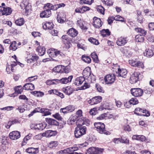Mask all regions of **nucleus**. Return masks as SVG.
Listing matches in <instances>:
<instances>
[{
  "label": "nucleus",
  "instance_id": "nucleus-1",
  "mask_svg": "<svg viewBox=\"0 0 154 154\" xmlns=\"http://www.w3.org/2000/svg\"><path fill=\"white\" fill-rule=\"evenodd\" d=\"M94 125L97 131L100 133L106 135L110 134V132L106 130L105 125L103 123L100 122H95L94 124Z\"/></svg>",
  "mask_w": 154,
  "mask_h": 154
},
{
  "label": "nucleus",
  "instance_id": "nucleus-2",
  "mask_svg": "<svg viewBox=\"0 0 154 154\" xmlns=\"http://www.w3.org/2000/svg\"><path fill=\"white\" fill-rule=\"evenodd\" d=\"M47 52L50 57H55L58 56L59 57L65 56L64 54L63 53L55 49H51L48 50Z\"/></svg>",
  "mask_w": 154,
  "mask_h": 154
},
{
  "label": "nucleus",
  "instance_id": "nucleus-3",
  "mask_svg": "<svg viewBox=\"0 0 154 154\" xmlns=\"http://www.w3.org/2000/svg\"><path fill=\"white\" fill-rule=\"evenodd\" d=\"M104 149L91 147L89 148L86 152V154H101L103 151Z\"/></svg>",
  "mask_w": 154,
  "mask_h": 154
},
{
  "label": "nucleus",
  "instance_id": "nucleus-4",
  "mask_svg": "<svg viewBox=\"0 0 154 154\" xmlns=\"http://www.w3.org/2000/svg\"><path fill=\"white\" fill-rule=\"evenodd\" d=\"M141 75L139 72H134L131 75L130 78V82L131 84H133L136 83L138 81H140L141 79L140 78Z\"/></svg>",
  "mask_w": 154,
  "mask_h": 154
},
{
  "label": "nucleus",
  "instance_id": "nucleus-5",
  "mask_svg": "<svg viewBox=\"0 0 154 154\" xmlns=\"http://www.w3.org/2000/svg\"><path fill=\"white\" fill-rule=\"evenodd\" d=\"M146 112L147 110L146 109H143L138 108L135 109L134 112L135 114L138 116H148L150 115V113L147 111L146 114Z\"/></svg>",
  "mask_w": 154,
  "mask_h": 154
},
{
  "label": "nucleus",
  "instance_id": "nucleus-6",
  "mask_svg": "<svg viewBox=\"0 0 154 154\" xmlns=\"http://www.w3.org/2000/svg\"><path fill=\"white\" fill-rule=\"evenodd\" d=\"M115 76L114 74L107 75L104 78L105 82L107 84H112L115 80Z\"/></svg>",
  "mask_w": 154,
  "mask_h": 154
},
{
  "label": "nucleus",
  "instance_id": "nucleus-7",
  "mask_svg": "<svg viewBox=\"0 0 154 154\" xmlns=\"http://www.w3.org/2000/svg\"><path fill=\"white\" fill-rule=\"evenodd\" d=\"M132 95L135 97H140L142 95L143 91L140 88H134L131 90Z\"/></svg>",
  "mask_w": 154,
  "mask_h": 154
},
{
  "label": "nucleus",
  "instance_id": "nucleus-8",
  "mask_svg": "<svg viewBox=\"0 0 154 154\" xmlns=\"http://www.w3.org/2000/svg\"><path fill=\"white\" fill-rule=\"evenodd\" d=\"M12 11L11 8L10 7H0V12L2 15L6 16L9 15L11 13Z\"/></svg>",
  "mask_w": 154,
  "mask_h": 154
},
{
  "label": "nucleus",
  "instance_id": "nucleus-9",
  "mask_svg": "<svg viewBox=\"0 0 154 154\" xmlns=\"http://www.w3.org/2000/svg\"><path fill=\"white\" fill-rule=\"evenodd\" d=\"M65 5L63 3L58 4L54 5H53L50 3H47L46 4V6L48 7L49 8L53 11H55L60 7H64Z\"/></svg>",
  "mask_w": 154,
  "mask_h": 154
},
{
  "label": "nucleus",
  "instance_id": "nucleus-10",
  "mask_svg": "<svg viewBox=\"0 0 154 154\" xmlns=\"http://www.w3.org/2000/svg\"><path fill=\"white\" fill-rule=\"evenodd\" d=\"M102 100V97L100 96L95 97L90 100L88 102L91 105L97 104L100 102Z\"/></svg>",
  "mask_w": 154,
  "mask_h": 154
},
{
  "label": "nucleus",
  "instance_id": "nucleus-11",
  "mask_svg": "<svg viewBox=\"0 0 154 154\" xmlns=\"http://www.w3.org/2000/svg\"><path fill=\"white\" fill-rule=\"evenodd\" d=\"M129 63L130 65L134 67H142L143 66L142 62L139 61H137L136 60H129Z\"/></svg>",
  "mask_w": 154,
  "mask_h": 154
},
{
  "label": "nucleus",
  "instance_id": "nucleus-12",
  "mask_svg": "<svg viewBox=\"0 0 154 154\" xmlns=\"http://www.w3.org/2000/svg\"><path fill=\"white\" fill-rule=\"evenodd\" d=\"M127 42V37L122 36L118 38L116 43L119 46H122L125 45Z\"/></svg>",
  "mask_w": 154,
  "mask_h": 154
},
{
  "label": "nucleus",
  "instance_id": "nucleus-13",
  "mask_svg": "<svg viewBox=\"0 0 154 154\" xmlns=\"http://www.w3.org/2000/svg\"><path fill=\"white\" fill-rule=\"evenodd\" d=\"M93 20V25L94 27L96 28H99L101 27L102 24L101 20L100 18L94 17Z\"/></svg>",
  "mask_w": 154,
  "mask_h": 154
},
{
  "label": "nucleus",
  "instance_id": "nucleus-14",
  "mask_svg": "<svg viewBox=\"0 0 154 154\" xmlns=\"http://www.w3.org/2000/svg\"><path fill=\"white\" fill-rule=\"evenodd\" d=\"M9 135L10 138L13 140L17 139L20 137V133L17 131H14L11 132Z\"/></svg>",
  "mask_w": 154,
  "mask_h": 154
},
{
  "label": "nucleus",
  "instance_id": "nucleus-15",
  "mask_svg": "<svg viewBox=\"0 0 154 154\" xmlns=\"http://www.w3.org/2000/svg\"><path fill=\"white\" fill-rule=\"evenodd\" d=\"M74 110V108L72 105H69L65 108H61L60 109L61 112H62L64 113H66L69 112H72Z\"/></svg>",
  "mask_w": 154,
  "mask_h": 154
},
{
  "label": "nucleus",
  "instance_id": "nucleus-16",
  "mask_svg": "<svg viewBox=\"0 0 154 154\" xmlns=\"http://www.w3.org/2000/svg\"><path fill=\"white\" fill-rule=\"evenodd\" d=\"M116 73L118 74L117 76H121L125 78L126 77V74L127 73V71L126 69H121L119 68L118 69L117 71L116 72Z\"/></svg>",
  "mask_w": 154,
  "mask_h": 154
},
{
  "label": "nucleus",
  "instance_id": "nucleus-17",
  "mask_svg": "<svg viewBox=\"0 0 154 154\" xmlns=\"http://www.w3.org/2000/svg\"><path fill=\"white\" fill-rule=\"evenodd\" d=\"M57 132L55 131H52L51 130H48L42 134L43 136H45L47 137H51L55 136L57 134Z\"/></svg>",
  "mask_w": 154,
  "mask_h": 154
},
{
  "label": "nucleus",
  "instance_id": "nucleus-18",
  "mask_svg": "<svg viewBox=\"0 0 154 154\" xmlns=\"http://www.w3.org/2000/svg\"><path fill=\"white\" fill-rule=\"evenodd\" d=\"M111 105V104L109 103H104L99 107L98 110L100 111L103 110L104 109L110 110L112 108Z\"/></svg>",
  "mask_w": 154,
  "mask_h": 154
},
{
  "label": "nucleus",
  "instance_id": "nucleus-19",
  "mask_svg": "<svg viewBox=\"0 0 154 154\" xmlns=\"http://www.w3.org/2000/svg\"><path fill=\"white\" fill-rule=\"evenodd\" d=\"M51 14L50 9H47L40 13V17L41 18L48 17L51 16Z\"/></svg>",
  "mask_w": 154,
  "mask_h": 154
},
{
  "label": "nucleus",
  "instance_id": "nucleus-20",
  "mask_svg": "<svg viewBox=\"0 0 154 154\" xmlns=\"http://www.w3.org/2000/svg\"><path fill=\"white\" fill-rule=\"evenodd\" d=\"M85 81V78L84 77L80 76L77 78L74 82L75 85L79 86L83 82Z\"/></svg>",
  "mask_w": 154,
  "mask_h": 154
},
{
  "label": "nucleus",
  "instance_id": "nucleus-21",
  "mask_svg": "<svg viewBox=\"0 0 154 154\" xmlns=\"http://www.w3.org/2000/svg\"><path fill=\"white\" fill-rule=\"evenodd\" d=\"M73 78L72 75H70L68 77H63L60 79V83L63 84H66L71 82Z\"/></svg>",
  "mask_w": 154,
  "mask_h": 154
},
{
  "label": "nucleus",
  "instance_id": "nucleus-22",
  "mask_svg": "<svg viewBox=\"0 0 154 154\" xmlns=\"http://www.w3.org/2000/svg\"><path fill=\"white\" fill-rule=\"evenodd\" d=\"M46 122L49 125H52L57 126L59 125V123L54 119L47 118L45 119Z\"/></svg>",
  "mask_w": 154,
  "mask_h": 154
},
{
  "label": "nucleus",
  "instance_id": "nucleus-23",
  "mask_svg": "<svg viewBox=\"0 0 154 154\" xmlns=\"http://www.w3.org/2000/svg\"><path fill=\"white\" fill-rule=\"evenodd\" d=\"M26 151L29 153L35 154L38 153L39 150L38 148L29 147L26 149Z\"/></svg>",
  "mask_w": 154,
  "mask_h": 154
},
{
  "label": "nucleus",
  "instance_id": "nucleus-24",
  "mask_svg": "<svg viewBox=\"0 0 154 154\" xmlns=\"http://www.w3.org/2000/svg\"><path fill=\"white\" fill-rule=\"evenodd\" d=\"M67 33L71 36L75 37L78 34V32L76 29L72 28H70L68 30Z\"/></svg>",
  "mask_w": 154,
  "mask_h": 154
},
{
  "label": "nucleus",
  "instance_id": "nucleus-25",
  "mask_svg": "<svg viewBox=\"0 0 154 154\" xmlns=\"http://www.w3.org/2000/svg\"><path fill=\"white\" fill-rule=\"evenodd\" d=\"M23 89L27 90H33L35 88L34 85L31 83H27L23 86Z\"/></svg>",
  "mask_w": 154,
  "mask_h": 154
},
{
  "label": "nucleus",
  "instance_id": "nucleus-26",
  "mask_svg": "<svg viewBox=\"0 0 154 154\" xmlns=\"http://www.w3.org/2000/svg\"><path fill=\"white\" fill-rule=\"evenodd\" d=\"M54 24L52 23L46 22L43 25V28L44 29L51 30L53 28Z\"/></svg>",
  "mask_w": 154,
  "mask_h": 154
},
{
  "label": "nucleus",
  "instance_id": "nucleus-27",
  "mask_svg": "<svg viewBox=\"0 0 154 154\" xmlns=\"http://www.w3.org/2000/svg\"><path fill=\"white\" fill-rule=\"evenodd\" d=\"M91 72L90 68L88 67L84 69L83 71L82 74L85 77H88L91 74Z\"/></svg>",
  "mask_w": 154,
  "mask_h": 154
},
{
  "label": "nucleus",
  "instance_id": "nucleus-28",
  "mask_svg": "<svg viewBox=\"0 0 154 154\" xmlns=\"http://www.w3.org/2000/svg\"><path fill=\"white\" fill-rule=\"evenodd\" d=\"M63 91L66 94L69 95L72 93L73 90L72 88L68 86L63 89Z\"/></svg>",
  "mask_w": 154,
  "mask_h": 154
},
{
  "label": "nucleus",
  "instance_id": "nucleus-29",
  "mask_svg": "<svg viewBox=\"0 0 154 154\" xmlns=\"http://www.w3.org/2000/svg\"><path fill=\"white\" fill-rule=\"evenodd\" d=\"M74 134L75 137L76 138L80 137L84 135L80 130L79 128L77 127L75 128V130L74 131Z\"/></svg>",
  "mask_w": 154,
  "mask_h": 154
},
{
  "label": "nucleus",
  "instance_id": "nucleus-30",
  "mask_svg": "<svg viewBox=\"0 0 154 154\" xmlns=\"http://www.w3.org/2000/svg\"><path fill=\"white\" fill-rule=\"evenodd\" d=\"M17 64L19 65L22 67L24 66V65L20 62H16L15 61L13 62L11 64L10 66L11 70L12 72H15V69L14 68L15 66L17 65Z\"/></svg>",
  "mask_w": 154,
  "mask_h": 154
},
{
  "label": "nucleus",
  "instance_id": "nucleus-31",
  "mask_svg": "<svg viewBox=\"0 0 154 154\" xmlns=\"http://www.w3.org/2000/svg\"><path fill=\"white\" fill-rule=\"evenodd\" d=\"M134 30L136 32L140 34L139 35L144 36L146 33V31L141 28L137 27L135 28Z\"/></svg>",
  "mask_w": 154,
  "mask_h": 154
},
{
  "label": "nucleus",
  "instance_id": "nucleus-32",
  "mask_svg": "<svg viewBox=\"0 0 154 154\" xmlns=\"http://www.w3.org/2000/svg\"><path fill=\"white\" fill-rule=\"evenodd\" d=\"M36 50L38 52L39 55L40 56H42L45 54L46 49L44 47L38 46L37 47Z\"/></svg>",
  "mask_w": 154,
  "mask_h": 154
},
{
  "label": "nucleus",
  "instance_id": "nucleus-33",
  "mask_svg": "<svg viewBox=\"0 0 154 154\" xmlns=\"http://www.w3.org/2000/svg\"><path fill=\"white\" fill-rule=\"evenodd\" d=\"M31 94L38 97H42L44 95L43 92L39 91H34L31 92Z\"/></svg>",
  "mask_w": 154,
  "mask_h": 154
},
{
  "label": "nucleus",
  "instance_id": "nucleus-34",
  "mask_svg": "<svg viewBox=\"0 0 154 154\" xmlns=\"http://www.w3.org/2000/svg\"><path fill=\"white\" fill-rule=\"evenodd\" d=\"M84 122L83 121L82 123V124H79L77 127L79 128L80 130L83 134H86V128L85 126H83L82 125L84 124Z\"/></svg>",
  "mask_w": 154,
  "mask_h": 154
},
{
  "label": "nucleus",
  "instance_id": "nucleus-35",
  "mask_svg": "<svg viewBox=\"0 0 154 154\" xmlns=\"http://www.w3.org/2000/svg\"><path fill=\"white\" fill-rule=\"evenodd\" d=\"M62 39L63 43L66 45V47H68V45L69 47V44L70 43L69 42V39L68 36L66 35H63L62 36Z\"/></svg>",
  "mask_w": 154,
  "mask_h": 154
},
{
  "label": "nucleus",
  "instance_id": "nucleus-36",
  "mask_svg": "<svg viewBox=\"0 0 154 154\" xmlns=\"http://www.w3.org/2000/svg\"><path fill=\"white\" fill-rule=\"evenodd\" d=\"M154 54L153 51L152 50L149 49H146L145 52L144 53V56H146L147 57H151Z\"/></svg>",
  "mask_w": 154,
  "mask_h": 154
},
{
  "label": "nucleus",
  "instance_id": "nucleus-37",
  "mask_svg": "<svg viewBox=\"0 0 154 154\" xmlns=\"http://www.w3.org/2000/svg\"><path fill=\"white\" fill-rule=\"evenodd\" d=\"M24 22V20L23 18H19L15 21V24L19 26H21L23 25Z\"/></svg>",
  "mask_w": 154,
  "mask_h": 154
},
{
  "label": "nucleus",
  "instance_id": "nucleus-38",
  "mask_svg": "<svg viewBox=\"0 0 154 154\" xmlns=\"http://www.w3.org/2000/svg\"><path fill=\"white\" fill-rule=\"evenodd\" d=\"M82 59L85 62L88 63H90L91 61L90 57L86 55H83L82 57Z\"/></svg>",
  "mask_w": 154,
  "mask_h": 154
},
{
  "label": "nucleus",
  "instance_id": "nucleus-39",
  "mask_svg": "<svg viewBox=\"0 0 154 154\" xmlns=\"http://www.w3.org/2000/svg\"><path fill=\"white\" fill-rule=\"evenodd\" d=\"M62 65L57 66L53 69V71L56 72L62 73Z\"/></svg>",
  "mask_w": 154,
  "mask_h": 154
},
{
  "label": "nucleus",
  "instance_id": "nucleus-40",
  "mask_svg": "<svg viewBox=\"0 0 154 154\" xmlns=\"http://www.w3.org/2000/svg\"><path fill=\"white\" fill-rule=\"evenodd\" d=\"M101 32L102 35L103 37H105L106 36H109L110 35V32L108 29H103L101 30Z\"/></svg>",
  "mask_w": 154,
  "mask_h": 154
},
{
  "label": "nucleus",
  "instance_id": "nucleus-41",
  "mask_svg": "<svg viewBox=\"0 0 154 154\" xmlns=\"http://www.w3.org/2000/svg\"><path fill=\"white\" fill-rule=\"evenodd\" d=\"M143 35H137L135 36V40L137 42H142L144 40V38Z\"/></svg>",
  "mask_w": 154,
  "mask_h": 154
},
{
  "label": "nucleus",
  "instance_id": "nucleus-42",
  "mask_svg": "<svg viewBox=\"0 0 154 154\" xmlns=\"http://www.w3.org/2000/svg\"><path fill=\"white\" fill-rule=\"evenodd\" d=\"M91 56L94 62L96 63L98 62L99 60L98 56L95 52H93L91 54Z\"/></svg>",
  "mask_w": 154,
  "mask_h": 154
},
{
  "label": "nucleus",
  "instance_id": "nucleus-43",
  "mask_svg": "<svg viewBox=\"0 0 154 154\" xmlns=\"http://www.w3.org/2000/svg\"><path fill=\"white\" fill-rule=\"evenodd\" d=\"M77 117L73 116L70 119H69L67 121L69 125H72L74 124V122L76 120Z\"/></svg>",
  "mask_w": 154,
  "mask_h": 154
},
{
  "label": "nucleus",
  "instance_id": "nucleus-44",
  "mask_svg": "<svg viewBox=\"0 0 154 154\" xmlns=\"http://www.w3.org/2000/svg\"><path fill=\"white\" fill-rule=\"evenodd\" d=\"M23 88L21 85L18 86L15 88V92L18 94H20L23 92Z\"/></svg>",
  "mask_w": 154,
  "mask_h": 154
},
{
  "label": "nucleus",
  "instance_id": "nucleus-45",
  "mask_svg": "<svg viewBox=\"0 0 154 154\" xmlns=\"http://www.w3.org/2000/svg\"><path fill=\"white\" fill-rule=\"evenodd\" d=\"M46 127V124L45 123H40L36 125L37 128L38 130H43Z\"/></svg>",
  "mask_w": 154,
  "mask_h": 154
},
{
  "label": "nucleus",
  "instance_id": "nucleus-46",
  "mask_svg": "<svg viewBox=\"0 0 154 154\" xmlns=\"http://www.w3.org/2000/svg\"><path fill=\"white\" fill-rule=\"evenodd\" d=\"M93 0H80L81 4L91 5L93 2Z\"/></svg>",
  "mask_w": 154,
  "mask_h": 154
},
{
  "label": "nucleus",
  "instance_id": "nucleus-47",
  "mask_svg": "<svg viewBox=\"0 0 154 154\" xmlns=\"http://www.w3.org/2000/svg\"><path fill=\"white\" fill-rule=\"evenodd\" d=\"M88 40L91 43L93 44L97 45L99 44V42L98 40H96V39L94 38L91 37Z\"/></svg>",
  "mask_w": 154,
  "mask_h": 154
},
{
  "label": "nucleus",
  "instance_id": "nucleus-48",
  "mask_svg": "<svg viewBox=\"0 0 154 154\" xmlns=\"http://www.w3.org/2000/svg\"><path fill=\"white\" fill-rule=\"evenodd\" d=\"M10 50H11L13 51L16 50L17 48L16 46V42L14 41L11 43L9 46Z\"/></svg>",
  "mask_w": 154,
  "mask_h": 154
},
{
  "label": "nucleus",
  "instance_id": "nucleus-49",
  "mask_svg": "<svg viewBox=\"0 0 154 154\" xmlns=\"http://www.w3.org/2000/svg\"><path fill=\"white\" fill-rule=\"evenodd\" d=\"M62 73L65 72L66 73H68L69 72L70 66H62Z\"/></svg>",
  "mask_w": 154,
  "mask_h": 154
},
{
  "label": "nucleus",
  "instance_id": "nucleus-50",
  "mask_svg": "<svg viewBox=\"0 0 154 154\" xmlns=\"http://www.w3.org/2000/svg\"><path fill=\"white\" fill-rule=\"evenodd\" d=\"M32 137V134H29L28 135L26 136L24 138L23 143H24L25 144L26 143L27 141L29 139H30Z\"/></svg>",
  "mask_w": 154,
  "mask_h": 154
},
{
  "label": "nucleus",
  "instance_id": "nucleus-51",
  "mask_svg": "<svg viewBox=\"0 0 154 154\" xmlns=\"http://www.w3.org/2000/svg\"><path fill=\"white\" fill-rule=\"evenodd\" d=\"M58 145L57 142V141H51L48 145V146L50 148H53L56 147Z\"/></svg>",
  "mask_w": 154,
  "mask_h": 154
},
{
  "label": "nucleus",
  "instance_id": "nucleus-52",
  "mask_svg": "<svg viewBox=\"0 0 154 154\" xmlns=\"http://www.w3.org/2000/svg\"><path fill=\"white\" fill-rule=\"evenodd\" d=\"M129 101L133 105L137 104L138 103V101L136 98H132Z\"/></svg>",
  "mask_w": 154,
  "mask_h": 154
},
{
  "label": "nucleus",
  "instance_id": "nucleus-53",
  "mask_svg": "<svg viewBox=\"0 0 154 154\" xmlns=\"http://www.w3.org/2000/svg\"><path fill=\"white\" fill-rule=\"evenodd\" d=\"M114 20L116 21H121L122 22H124V18L121 16L117 15L114 17Z\"/></svg>",
  "mask_w": 154,
  "mask_h": 154
},
{
  "label": "nucleus",
  "instance_id": "nucleus-54",
  "mask_svg": "<svg viewBox=\"0 0 154 154\" xmlns=\"http://www.w3.org/2000/svg\"><path fill=\"white\" fill-rule=\"evenodd\" d=\"M37 79V76H32L30 77H28L27 79L26 80V82H32V81L34 80L35 79Z\"/></svg>",
  "mask_w": 154,
  "mask_h": 154
},
{
  "label": "nucleus",
  "instance_id": "nucleus-55",
  "mask_svg": "<svg viewBox=\"0 0 154 154\" xmlns=\"http://www.w3.org/2000/svg\"><path fill=\"white\" fill-rule=\"evenodd\" d=\"M53 116L58 120H61L62 119V117L58 113L53 115Z\"/></svg>",
  "mask_w": 154,
  "mask_h": 154
},
{
  "label": "nucleus",
  "instance_id": "nucleus-56",
  "mask_svg": "<svg viewBox=\"0 0 154 154\" xmlns=\"http://www.w3.org/2000/svg\"><path fill=\"white\" fill-rule=\"evenodd\" d=\"M122 52L124 55L126 56L129 57L131 56L128 50L126 49H123L122 50Z\"/></svg>",
  "mask_w": 154,
  "mask_h": 154
},
{
  "label": "nucleus",
  "instance_id": "nucleus-57",
  "mask_svg": "<svg viewBox=\"0 0 154 154\" xmlns=\"http://www.w3.org/2000/svg\"><path fill=\"white\" fill-rule=\"evenodd\" d=\"M96 87L98 92H103V90L102 87L99 84H96Z\"/></svg>",
  "mask_w": 154,
  "mask_h": 154
},
{
  "label": "nucleus",
  "instance_id": "nucleus-58",
  "mask_svg": "<svg viewBox=\"0 0 154 154\" xmlns=\"http://www.w3.org/2000/svg\"><path fill=\"white\" fill-rule=\"evenodd\" d=\"M153 90L151 88L147 87L146 89L144 90V92L146 94H149L151 93Z\"/></svg>",
  "mask_w": 154,
  "mask_h": 154
},
{
  "label": "nucleus",
  "instance_id": "nucleus-59",
  "mask_svg": "<svg viewBox=\"0 0 154 154\" xmlns=\"http://www.w3.org/2000/svg\"><path fill=\"white\" fill-rule=\"evenodd\" d=\"M32 35L34 37H40V33L37 32H32Z\"/></svg>",
  "mask_w": 154,
  "mask_h": 154
},
{
  "label": "nucleus",
  "instance_id": "nucleus-60",
  "mask_svg": "<svg viewBox=\"0 0 154 154\" xmlns=\"http://www.w3.org/2000/svg\"><path fill=\"white\" fill-rule=\"evenodd\" d=\"M19 98L20 99L25 100L27 101L29 100L28 98L24 95H20L19 97Z\"/></svg>",
  "mask_w": 154,
  "mask_h": 154
},
{
  "label": "nucleus",
  "instance_id": "nucleus-61",
  "mask_svg": "<svg viewBox=\"0 0 154 154\" xmlns=\"http://www.w3.org/2000/svg\"><path fill=\"white\" fill-rule=\"evenodd\" d=\"M149 28L150 30H154V23L151 22L149 24Z\"/></svg>",
  "mask_w": 154,
  "mask_h": 154
},
{
  "label": "nucleus",
  "instance_id": "nucleus-62",
  "mask_svg": "<svg viewBox=\"0 0 154 154\" xmlns=\"http://www.w3.org/2000/svg\"><path fill=\"white\" fill-rule=\"evenodd\" d=\"M19 122L18 120L17 119H15L12 121H9L8 122V124L11 125H12L14 124L19 123Z\"/></svg>",
  "mask_w": 154,
  "mask_h": 154
},
{
  "label": "nucleus",
  "instance_id": "nucleus-63",
  "mask_svg": "<svg viewBox=\"0 0 154 154\" xmlns=\"http://www.w3.org/2000/svg\"><path fill=\"white\" fill-rule=\"evenodd\" d=\"M82 111L81 109H79L76 112V117H81L82 116Z\"/></svg>",
  "mask_w": 154,
  "mask_h": 154
},
{
  "label": "nucleus",
  "instance_id": "nucleus-64",
  "mask_svg": "<svg viewBox=\"0 0 154 154\" xmlns=\"http://www.w3.org/2000/svg\"><path fill=\"white\" fill-rule=\"evenodd\" d=\"M98 11L102 14H103L104 13V8L101 6H99L97 9Z\"/></svg>",
  "mask_w": 154,
  "mask_h": 154
}]
</instances>
